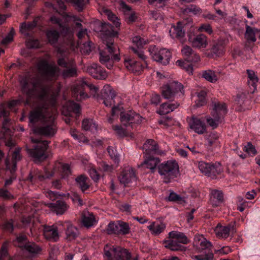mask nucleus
I'll return each mask as SVG.
<instances>
[{"instance_id": "19", "label": "nucleus", "mask_w": 260, "mask_h": 260, "mask_svg": "<svg viewBox=\"0 0 260 260\" xmlns=\"http://www.w3.org/2000/svg\"><path fill=\"white\" fill-rule=\"evenodd\" d=\"M62 113L66 116L72 117L74 114L76 116H79L80 113V106L73 101H69L63 106Z\"/></svg>"}, {"instance_id": "34", "label": "nucleus", "mask_w": 260, "mask_h": 260, "mask_svg": "<svg viewBox=\"0 0 260 260\" xmlns=\"http://www.w3.org/2000/svg\"><path fill=\"white\" fill-rule=\"evenodd\" d=\"M165 246L172 251H184L185 247L177 241L169 238V239L164 242Z\"/></svg>"}, {"instance_id": "5", "label": "nucleus", "mask_w": 260, "mask_h": 260, "mask_svg": "<svg viewBox=\"0 0 260 260\" xmlns=\"http://www.w3.org/2000/svg\"><path fill=\"white\" fill-rule=\"evenodd\" d=\"M50 21L53 24H58L61 28V34L63 36L64 40H67V47L66 51H63L61 47L57 48V52L58 54H62L64 52H66L69 49H73L74 46V32L73 29L68 26H62L61 24V20L56 16H52L50 18Z\"/></svg>"}, {"instance_id": "39", "label": "nucleus", "mask_w": 260, "mask_h": 260, "mask_svg": "<svg viewBox=\"0 0 260 260\" xmlns=\"http://www.w3.org/2000/svg\"><path fill=\"white\" fill-rule=\"evenodd\" d=\"M230 231V228L229 226H222L219 223L217 224L214 230L216 236L222 239H226L229 237Z\"/></svg>"}, {"instance_id": "13", "label": "nucleus", "mask_w": 260, "mask_h": 260, "mask_svg": "<svg viewBox=\"0 0 260 260\" xmlns=\"http://www.w3.org/2000/svg\"><path fill=\"white\" fill-rule=\"evenodd\" d=\"M118 179L124 186H129L133 183L136 182L137 178L134 169L130 166H126L122 169Z\"/></svg>"}, {"instance_id": "49", "label": "nucleus", "mask_w": 260, "mask_h": 260, "mask_svg": "<svg viewBox=\"0 0 260 260\" xmlns=\"http://www.w3.org/2000/svg\"><path fill=\"white\" fill-rule=\"evenodd\" d=\"M123 108L121 104H118L116 106H114L111 111V116H110L108 119V121L110 123H112L114 120V117L115 116H117L120 114V116L122 114L125 113L123 112Z\"/></svg>"}, {"instance_id": "17", "label": "nucleus", "mask_w": 260, "mask_h": 260, "mask_svg": "<svg viewBox=\"0 0 260 260\" xmlns=\"http://www.w3.org/2000/svg\"><path fill=\"white\" fill-rule=\"evenodd\" d=\"M40 229L42 231L44 238L49 241L56 242L59 239V233L56 225H41Z\"/></svg>"}, {"instance_id": "48", "label": "nucleus", "mask_w": 260, "mask_h": 260, "mask_svg": "<svg viewBox=\"0 0 260 260\" xmlns=\"http://www.w3.org/2000/svg\"><path fill=\"white\" fill-rule=\"evenodd\" d=\"M18 256L11 257L8 253V244L4 243L0 250V260H19Z\"/></svg>"}, {"instance_id": "8", "label": "nucleus", "mask_w": 260, "mask_h": 260, "mask_svg": "<svg viewBox=\"0 0 260 260\" xmlns=\"http://www.w3.org/2000/svg\"><path fill=\"white\" fill-rule=\"evenodd\" d=\"M57 62L59 66L65 68L62 72V75L63 78L77 76V70L74 60L63 56L59 57Z\"/></svg>"}, {"instance_id": "28", "label": "nucleus", "mask_w": 260, "mask_h": 260, "mask_svg": "<svg viewBox=\"0 0 260 260\" xmlns=\"http://www.w3.org/2000/svg\"><path fill=\"white\" fill-rule=\"evenodd\" d=\"M144 158L145 159L141 166L149 169L152 173L154 172L156 166L160 162V159L151 155H145Z\"/></svg>"}, {"instance_id": "63", "label": "nucleus", "mask_w": 260, "mask_h": 260, "mask_svg": "<svg viewBox=\"0 0 260 260\" xmlns=\"http://www.w3.org/2000/svg\"><path fill=\"white\" fill-rule=\"evenodd\" d=\"M198 31L199 32H205L209 35H211L213 33V29L210 24L204 23L201 24L198 28Z\"/></svg>"}, {"instance_id": "54", "label": "nucleus", "mask_w": 260, "mask_h": 260, "mask_svg": "<svg viewBox=\"0 0 260 260\" xmlns=\"http://www.w3.org/2000/svg\"><path fill=\"white\" fill-rule=\"evenodd\" d=\"M206 92L204 90H201L197 93V99L196 100V104L197 107L204 105L206 103Z\"/></svg>"}, {"instance_id": "36", "label": "nucleus", "mask_w": 260, "mask_h": 260, "mask_svg": "<svg viewBox=\"0 0 260 260\" xmlns=\"http://www.w3.org/2000/svg\"><path fill=\"white\" fill-rule=\"evenodd\" d=\"M179 104L177 103H165L160 105L157 112L160 115H165L173 111L175 109L177 108Z\"/></svg>"}, {"instance_id": "58", "label": "nucleus", "mask_w": 260, "mask_h": 260, "mask_svg": "<svg viewBox=\"0 0 260 260\" xmlns=\"http://www.w3.org/2000/svg\"><path fill=\"white\" fill-rule=\"evenodd\" d=\"M208 146L212 147L219 146L218 137L216 134L210 135L207 139Z\"/></svg>"}, {"instance_id": "59", "label": "nucleus", "mask_w": 260, "mask_h": 260, "mask_svg": "<svg viewBox=\"0 0 260 260\" xmlns=\"http://www.w3.org/2000/svg\"><path fill=\"white\" fill-rule=\"evenodd\" d=\"M132 42L134 45L137 46L138 49L142 48L148 43V40H145L140 36H135L133 38Z\"/></svg>"}, {"instance_id": "64", "label": "nucleus", "mask_w": 260, "mask_h": 260, "mask_svg": "<svg viewBox=\"0 0 260 260\" xmlns=\"http://www.w3.org/2000/svg\"><path fill=\"white\" fill-rule=\"evenodd\" d=\"M107 151L111 159H112L115 164H118L119 161V156L116 153V151L112 147H108Z\"/></svg>"}, {"instance_id": "21", "label": "nucleus", "mask_w": 260, "mask_h": 260, "mask_svg": "<svg viewBox=\"0 0 260 260\" xmlns=\"http://www.w3.org/2000/svg\"><path fill=\"white\" fill-rule=\"evenodd\" d=\"M87 72L94 78L104 80L107 77L106 72L100 66L93 63L87 68Z\"/></svg>"}, {"instance_id": "44", "label": "nucleus", "mask_w": 260, "mask_h": 260, "mask_svg": "<svg viewBox=\"0 0 260 260\" xmlns=\"http://www.w3.org/2000/svg\"><path fill=\"white\" fill-rule=\"evenodd\" d=\"M82 222L85 227L89 228L95 224L96 221L93 214L88 212L83 214Z\"/></svg>"}, {"instance_id": "42", "label": "nucleus", "mask_w": 260, "mask_h": 260, "mask_svg": "<svg viewBox=\"0 0 260 260\" xmlns=\"http://www.w3.org/2000/svg\"><path fill=\"white\" fill-rule=\"evenodd\" d=\"M23 249H25L32 256L40 254L42 250L41 247L34 242H28L24 245Z\"/></svg>"}, {"instance_id": "55", "label": "nucleus", "mask_w": 260, "mask_h": 260, "mask_svg": "<svg viewBox=\"0 0 260 260\" xmlns=\"http://www.w3.org/2000/svg\"><path fill=\"white\" fill-rule=\"evenodd\" d=\"M118 226L119 235H124L129 233L130 228L127 223L118 220Z\"/></svg>"}, {"instance_id": "40", "label": "nucleus", "mask_w": 260, "mask_h": 260, "mask_svg": "<svg viewBox=\"0 0 260 260\" xmlns=\"http://www.w3.org/2000/svg\"><path fill=\"white\" fill-rule=\"evenodd\" d=\"M77 185L83 192L87 190L90 186V181L88 177L84 175H81L76 178Z\"/></svg>"}, {"instance_id": "33", "label": "nucleus", "mask_w": 260, "mask_h": 260, "mask_svg": "<svg viewBox=\"0 0 260 260\" xmlns=\"http://www.w3.org/2000/svg\"><path fill=\"white\" fill-rule=\"evenodd\" d=\"M202 77L207 81L214 83L219 78V73L213 70L208 69L202 71Z\"/></svg>"}, {"instance_id": "52", "label": "nucleus", "mask_w": 260, "mask_h": 260, "mask_svg": "<svg viewBox=\"0 0 260 260\" xmlns=\"http://www.w3.org/2000/svg\"><path fill=\"white\" fill-rule=\"evenodd\" d=\"M209 172L207 175L209 177L213 178L221 172V167L219 163L215 165L211 164Z\"/></svg>"}, {"instance_id": "1", "label": "nucleus", "mask_w": 260, "mask_h": 260, "mask_svg": "<svg viewBox=\"0 0 260 260\" xmlns=\"http://www.w3.org/2000/svg\"><path fill=\"white\" fill-rule=\"evenodd\" d=\"M22 89L29 98L35 95L36 103L29 114V125L34 134L52 136L56 132L55 119L57 117V98L59 91H54L47 87H41L36 78H25L20 81Z\"/></svg>"}, {"instance_id": "24", "label": "nucleus", "mask_w": 260, "mask_h": 260, "mask_svg": "<svg viewBox=\"0 0 260 260\" xmlns=\"http://www.w3.org/2000/svg\"><path fill=\"white\" fill-rule=\"evenodd\" d=\"M49 209L56 214H62L68 209V206L63 201L58 200L55 203H49L45 204Z\"/></svg>"}, {"instance_id": "29", "label": "nucleus", "mask_w": 260, "mask_h": 260, "mask_svg": "<svg viewBox=\"0 0 260 260\" xmlns=\"http://www.w3.org/2000/svg\"><path fill=\"white\" fill-rule=\"evenodd\" d=\"M228 42V40L225 38H220L213 45L211 51L216 56H222L225 52V46Z\"/></svg>"}, {"instance_id": "15", "label": "nucleus", "mask_w": 260, "mask_h": 260, "mask_svg": "<svg viewBox=\"0 0 260 260\" xmlns=\"http://www.w3.org/2000/svg\"><path fill=\"white\" fill-rule=\"evenodd\" d=\"M31 141L33 143H37L34 149H30L29 153L34 158L41 159L46 157L45 152L48 148V143L47 141H41L38 139L32 138Z\"/></svg>"}, {"instance_id": "11", "label": "nucleus", "mask_w": 260, "mask_h": 260, "mask_svg": "<svg viewBox=\"0 0 260 260\" xmlns=\"http://www.w3.org/2000/svg\"><path fill=\"white\" fill-rule=\"evenodd\" d=\"M85 86H88L90 91L94 93V95L99 91V88L97 86L93 84H87L84 81L77 83L72 89L73 96L76 98L77 101H81L88 98V94L84 92Z\"/></svg>"}, {"instance_id": "10", "label": "nucleus", "mask_w": 260, "mask_h": 260, "mask_svg": "<svg viewBox=\"0 0 260 260\" xmlns=\"http://www.w3.org/2000/svg\"><path fill=\"white\" fill-rule=\"evenodd\" d=\"M148 50L150 56L154 60L164 65L169 63L172 55L168 49H158L155 46H150Z\"/></svg>"}, {"instance_id": "18", "label": "nucleus", "mask_w": 260, "mask_h": 260, "mask_svg": "<svg viewBox=\"0 0 260 260\" xmlns=\"http://www.w3.org/2000/svg\"><path fill=\"white\" fill-rule=\"evenodd\" d=\"M120 120L124 125L127 126L132 123H138L142 121V117L133 111H129L122 114Z\"/></svg>"}, {"instance_id": "43", "label": "nucleus", "mask_w": 260, "mask_h": 260, "mask_svg": "<svg viewBox=\"0 0 260 260\" xmlns=\"http://www.w3.org/2000/svg\"><path fill=\"white\" fill-rule=\"evenodd\" d=\"M82 127L85 131L94 133L98 131V125L93 119H86L83 120Z\"/></svg>"}, {"instance_id": "7", "label": "nucleus", "mask_w": 260, "mask_h": 260, "mask_svg": "<svg viewBox=\"0 0 260 260\" xmlns=\"http://www.w3.org/2000/svg\"><path fill=\"white\" fill-rule=\"evenodd\" d=\"M226 113L227 107L224 103H215L212 112V117H207V122L213 129L216 128Z\"/></svg>"}, {"instance_id": "50", "label": "nucleus", "mask_w": 260, "mask_h": 260, "mask_svg": "<svg viewBox=\"0 0 260 260\" xmlns=\"http://www.w3.org/2000/svg\"><path fill=\"white\" fill-rule=\"evenodd\" d=\"M103 13L108 17V19L113 22V24L118 27L120 26V23L119 20L114 14H113L109 10L105 8L103 9Z\"/></svg>"}, {"instance_id": "47", "label": "nucleus", "mask_w": 260, "mask_h": 260, "mask_svg": "<svg viewBox=\"0 0 260 260\" xmlns=\"http://www.w3.org/2000/svg\"><path fill=\"white\" fill-rule=\"evenodd\" d=\"M46 35L48 42L51 45L56 44L59 37V32L54 29L48 30Z\"/></svg>"}, {"instance_id": "38", "label": "nucleus", "mask_w": 260, "mask_h": 260, "mask_svg": "<svg viewBox=\"0 0 260 260\" xmlns=\"http://www.w3.org/2000/svg\"><path fill=\"white\" fill-rule=\"evenodd\" d=\"M248 75V85L251 88V92H253L256 89L258 78L254 72L251 70H247Z\"/></svg>"}, {"instance_id": "12", "label": "nucleus", "mask_w": 260, "mask_h": 260, "mask_svg": "<svg viewBox=\"0 0 260 260\" xmlns=\"http://www.w3.org/2000/svg\"><path fill=\"white\" fill-rule=\"evenodd\" d=\"M189 130L199 135H202L207 132V125L205 119L194 115L187 119Z\"/></svg>"}, {"instance_id": "6", "label": "nucleus", "mask_w": 260, "mask_h": 260, "mask_svg": "<svg viewBox=\"0 0 260 260\" xmlns=\"http://www.w3.org/2000/svg\"><path fill=\"white\" fill-rule=\"evenodd\" d=\"M45 175H38L36 176L40 181L49 178L55 174H58L62 178L69 176L71 173L70 167L68 164L56 162L52 168H46L44 170Z\"/></svg>"}, {"instance_id": "51", "label": "nucleus", "mask_w": 260, "mask_h": 260, "mask_svg": "<svg viewBox=\"0 0 260 260\" xmlns=\"http://www.w3.org/2000/svg\"><path fill=\"white\" fill-rule=\"evenodd\" d=\"M188 61H182L181 60H178L176 62V64L180 68L184 69L188 74H192L193 67L189 63Z\"/></svg>"}, {"instance_id": "61", "label": "nucleus", "mask_w": 260, "mask_h": 260, "mask_svg": "<svg viewBox=\"0 0 260 260\" xmlns=\"http://www.w3.org/2000/svg\"><path fill=\"white\" fill-rule=\"evenodd\" d=\"M27 237L25 235H20L18 236L15 241V244L22 248H24V245L27 244Z\"/></svg>"}, {"instance_id": "3", "label": "nucleus", "mask_w": 260, "mask_h": 260, "mask_svg": "<svg viewBox=\"0 0 260 260\" xmlns=\"http://www.w3.org/2000/svg\"><path fill=\"white\" fill-rule=\"evenodd\" d=\"M38 73L46 81L56 80L60 73L59 68L54 63H49L45 59H41L37 65Z\"/></svg>"}, {"instance_id": "45", "label": "nucleus", "mask_w": 260, "mask_h": 260, "mask_svg": "<svg viewBox=\"0 0 260 260\" xmlns=\"http://www.w3.org/2000/svg\"><path fill=\"white\" fill-rule=\"evenodd\" d=\"M19 103V101L13 100L7 104H1L0 105V116H7L9 114V112L6 109V108L8 107L9 109H11L13 107L16 106Z\"/></svg>"}, {"instance_id": "57", "label": "nucleus", "mask_w": 260, "mask_h": 260, "mask_svg": "<svg viewBox=\"0 0 260 260\" xmlns=\"http://www.w3.org/2000/svg\"><path fill=\"white\" fill-rule=\"evenodd\" d=\"M214 257V254L212 252L194 255L192 258L194 260H212Z\"/></svg>"}, {"instance_id": "56", "label": "nucleus", "mask_w": 260, "mask_h": 260, "mask_svg": "<svg viewBox=\"0 0 260 260\" xmlns=\"http://www.w3.org/2000/svg\"><path fill=\"white\" fill-rule=\"evenodd\" d=\"M118 221L116 222H110L107 228V232L108 234L119 235Z\"/></svg>"}, {"instance_id": "41", "label": "nucleus", "mask_w": 260, "mask_h": 260, "mask_svg": "<svg viewBox=\"0 0 260 260\" xmlns=\"http://www.w3.org/2000/svg\"><path fill=\"white\" fill-rule=\"evenodd\" d=\"M37 23L34 21L26 24L23 23L21 24L20 27V31L22 34L25 37H28L32 35L33 29L36 26Z\"/></svg>"}, {"instance_id": "2", "label": "nucleus", "mask_w": 260, "mask_h": 260, "mask_svg": "<svg viewBox=\"0 0 260 260\" xmlns=\"http://www.w3.org/2000/svg\"><path fill=\"white\" fill-rule=\"evenodd\" d=\"M107 47V50L109 54H107L106 51H101L100 53V61L101 63L106 66V67L110 69L112 68L114 60L118 61L120 59L119 50L118 46L114 44L113 40L110 37L108 40L104 41Z\"/></svg>"}, {"instance_id": "60", "label": "nucleus", "mask_w": 260, "mask_h": 260, "mask_svg": "<svg viewBox=\"0 0 260 260\" xmlns=\"http://www.w3.org/2000/svg\"><path fill=\"white\" fill-rule=\"evenodd\" d=\"M112 128L115 132L116 135L118 136L122 137L126 135L127 132L125 128H123L121 126L118 125H113L112 126Z\"/></svg>"}, {"instance_id": "31", "label": "nucleus", "mask_w": 260, "mask_h": 260, "mask_svg": "<svg viewBox=\"0 0 260 260\" xmlns=\"http://www.w3.org/2000/svg\"><path fill=\"white\" fill-rule=\"evenodd\" d=\"M21 156L20 154V150L19 149H16L12 154V160L10 163L8 158L6 160V165L7 169L9 170L13 174L16 170V164L17 161L20 159Z\"/></svg>"}, {"instance_id": "20", "label": "nucleus", "mask_w": 260, "mask_h": 260, "mask_svg": "<svg viewBox=\"0 0 260 260\" xmlns=\"http://www.w3.org/2000/svg\"><path fill=\"white\" fill-rule=\"evenodd\" d=\"M193 246L196 250L200 252L203 250L210 248L212 243L202 235H196L194 238Z\"/></svg>"}, {"instance_id": "37", "label": "nucleus", "mask_w": 260, "mask_h": 260, "mask_svg": "<svg viewBox=\"0 0 260 260\" xmlns=\"http://www.w3.org/2000/svg\"><path fill=\"white\" fill-rule=\"evenodd\" d=\"M169 238L177 241L181 244H186L188 243V240L184 233L178 231H171L169 233Z\"/></svg>"}, {"instance_id": "16", "label": "nucleus", "mask_w": 260, "mask_h": 260, "mask_svg": "<svg viewBox=\"0 0 260 260\" xmlns=\"http://www.w3.org/2000/svg\"><path fill=\"white\" fill-rule=\"evenodd\" d=\"M188 41L192 47L199 49H205L208 45L207 37L203 34L188 35Z\"/></svg>"}, {"instance_id": "23", "label": "nucleus", "mask_w": 260, "mask_h": 260, "mask_svg": "<svg viewBox=\"0 0 260 260\" xmlns=\"http://www.w3.org/2000/svg\"><path fill=\"white\" fill-rule=\"evenodd\" d=\"M145 155H151L152 154L161 153L158 149L156 142L152 139L148 140L144 144L143 147Z\"/></svg>"}, {"instance_id": "9", "label": "nucleus", "mask_w": 260, "mask_h": 260, "mask_svg": "<svg viewBox=\"0 0 260 260\" xmlns=\"http://www.w3.org/2000/svg\"><path fill=\"white\" fill-rule=\"evenodd\" d=\"M183 86L177 81H170L161 87V94L162 96L168 100L173 99L177 94L180 92L183 94Z\"/></svg>"}, {"instance_id": "35", "label": "nucleus", "mask_w": 260, "mask_h": 260, "mask_svg": "<svg viewBox=\"0 0 260 260\" xmlns=\"http://www.w3.org/2000/svg\"><path fill=\"white\" fill-rule=\"evenodd\" d=\"M166 227V224L163 222H152L147 228L152 235H158L164 231Z\"/></svg>"}, {"instance_id": "4", "label": "nucleus", "mask_w": 260, "mask_h": 260, "mask_svg": "<svg viewBox=\"0 0 260 260\" xmlns=\"http://www.w3.org/2000/svg\"><path fill=\"white\" fill-rule=\"evenodd\" d=\"M158 172L166 183L176 178L179 174V166L176 161L169 160L158 165Z\"/></svg>"}, {"instance_id": "22", "label": "nucleus", "mask_w": 260, "mask_h": 260, "mask_svg": "<svg viewBox=\"0 0 260 260\" xmlns=\"http://www.w3.org/2000/svg\"><path fill=\"white\" fill-rule=\"evenodd\" d=\"M105 94L103 103L107 107H110L115 103V99L116 97L115 91L108 85H105L103 89Z\"/></svg>"}, {"instance_id": "53", "label": "nucleus", "mask_w": 260, "mask_h": 260, "mask_svg": "<svg viewBox=\"0 0 260 260\" xmlns=\"http://www.w3.org/2000/svg\"><path fill=\"white\" fill-rule=\"evenodd\" d=\"M167 200L170 202H175L180 204L185 203L184 198L181 197L174 191L170 192L169 196L167 198Z\"/></svg>"}, {"instance_id": "46", "label": "nucleus", "mask_w": 260, "mask_h": 260, "mask_svg": "<svg viewBox=\"0 0 260 260\" xmlns=\"http://www.w3.org/2000/svg\"><path fill=\"white\" fill-rule=\"evenodd\" d=\"M211 201L213 206H217L218 204L222 201L223 194L219 190H214L211 193Z\"/></svg>"}, {"instance_id": "25", "label": "nucleus", "mask_w": 260, "mask_h": 260, "mask_svg": "<svg viewBox=\"0 0 260 260\" xmlns=\"http://www.w3.org/2000/svg\"><path fill=\"white\" fill-rule=\"evenodd\" d=\"M124 64L128 70L138 74L143 71L145 67H147L144 64L133 59L125 60Z\"/></svg>"}, {"instance_id": "32", "label": "nucleus", "mask_w": 260, "mask_h": 260, "mask_svg": "<svg viewBox=\"0 0 260 260\" xmlns=\"http://www.w3.org/2000/svg\"><path fill=\"white\" fill-rule=\"evenodd\" d=\"M183 24L181 22H178L176 26H172L169 30L171 37L173 38L181 39L185 35L184 30L182 29Z\"/></svg>"}, {"instance_id": "62", "label": "nucleus", "mask_w": 260, "mask_h": 260, "mask_svg": "<svg viewBox=\"0 0 260 260\" xmlns=\"http://www.w3.org/2000/svg\"><path fill=\"white\" fill-rule=\"evenodd\" d=\"M210 165L211 164L202 161L199 162L198 168L202 173L207 176L209 172Z\"/></svg>"}, {"instance_id": "30", "label": "nucleus", "mask_w": 260, "mask_h": 260, "mask_svg": "<svg viewBox=\"0 0 260 260\" xmlns=\"http://www.w3.org/2000/svg\"><path fill=\"white\" fill-rule=\"evenodd\" d=\"M64 224V226L66 227V235L67 239L69 241L75 239L79 234L78 229L69 221L65 222Z\"/></svg>"}, {"instance_id": "26", "label": "nucleus", "mask_w": 260, "mask_h": 260, "mask_svg": "<svg viewBox=\"0 0 260 260\" xmlns=\"http://www.w3.org/2000/svg\"><path fill=\"white\" fill-rule=\"evenodd\" d=\"M181 53L182 55L188 61L197 62L200 60L199 55L194 52L192 48L188 46H184L181 49Z\"/></svg>"}, {"instance_id": "27", "label": "nucleus", "mask_w": 260, "mask_h": 260, "mask_svg": "<svg viewBox=\"0 0 260 260\" xmlns=\"http://www.w3.org/2000/svg\"><path fill=\"white\" fill-rule=\"evenodd\" d=\"M256 36L260 39V29L246 25L244 37L247 43H254L256 41Z\"/></svg>"}, {"instance_id": "14", "label": "nucleus", "mask_w": 260, "mask_h": 260, "mask_svg": "<svg viewBox=\"0 0 260 260\" xmlns=\"http://www.w3.org/2000/svg\"><path fill=\"white\" fill-rule=\"evenodd\" d=\"M113 252L114 256L116 260H129L131 254L125 249L120 247H111L110 245H106L104 247L105 255L107 257V260H111V253Z\"/></svg>"}]
</instances>
